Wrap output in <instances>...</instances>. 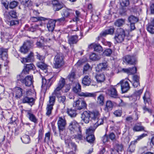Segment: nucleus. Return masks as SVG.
Here are the masks:
<instances>
[{
	"instance_id": "f257e3e1",
	"label": "nucleus",
	"mask_w": 154,
	"mask_h": 154,
	"mask_svg": "<svg viewBox=\"0 0 154 154\" xmlns=\"http://www.w3.org/2000/svg\"><path fill=\"white\" fill-rule=\"evenodd\" d=\"M68 128L71 134H75L73 136L75 139L79 140L83 139L81 127L76 121L73 120L71 121L69 123Z\"/></svg>"
},
{
	"instance_id": "f03ea898",
	"label": "nucleus",
	"mask_w": 154,
	"mask_h": 154,
	"mask_svg": "<svg viewBox=\"0 0 154 154\" xmlns=\"http://www.w3.org/2000/svg\"><path fill=\"white\" fill-rule=\"evenodd\" d=\"M25 74L21 73L17 76V82H20L22 85H24L26 87H29L33 84V77L32 76L28 75L24 77Z\"/></svg>"
},
{
	"instance_id": "7ed1b4c3",
	"label": "nucleus",
	"mask_w": 154,
	"mask_h": 154,
	"mask_svg": "<svg viewBox=\"0 0 154 154\" xmlns=\"http://www.w3.org/2000/svg\"><path fill=\"white\" fill-rule=\"evenodd\" d=\"M81 85L79 83H76L72 88L73 91L80 96L84 97H92L95 98L97 96L96 93H89L88 92H81Z\"/></svg>"
},
{
	"instance_id": "20e7f679",
	"label": "nucleus",
	"mask_w": 154,
	"mask_h": 154,
	"mask_svg": "<svg viewBox=\"0 0 154 154\" xmlns=\"http://www.w3.org/2000/svg\"><path fill=\"white\" fill-rule=\"evenodd\" d=\"M63 59L64 56L62 53H57L54 58V67L56 69H60L62 67L64 64Z\"/></svg>"
},
{
	"instance_id": "39448f33",
	"label": "nucleus",
	"mask_w": 154,
	"mask_h": 154,
	"mask_svg": "<svg viewBox=\"0 0 154 154\" xmlns=\"http://www.w3.org/2000/svg\"><path fill=\"white\" fill-rule=\"evenodd\" d=\"M100 116L98 111H95V114L92 120L94 123L93 128L94 130H95L99 125L103 124L104 120L106 119V117H100Z\"/></svg>"
},
{
	"instance_id": "423d86ee",
	"label": "nucleus",
	"mask_w": 154,
	"mask_h": 154,
	"mask_svg": "<svg viewBox=\"0 0 154 154\" xmlns=\"http://www.w3.org/2000/svg\"><path fill=\"white\" fill-rule=\"evenodd\" d=\"M125 36V31L124 29L122 28L117 29L115 33V36L113 38L116 43H121L124 41Z\"/></svg>"
},
{
	"instance_id": "0eeeda50",
	"label": "nucleus",
	"mask_w": 154,
	"mask_h": 154,
	"mask_svg": "<svg viewBox=\"0 0 154 154\" xmlns=\"http://www.w3.org/2000/svg\"><path fill=\"white\" fill-rule=\"evenodd\" d=\"M55 80V78L53 77L47 79L44 77H42V79L41 86L42 90L46 91L48 89Z\"/></svg>"
},
{
	"instance_id": "6e6552de",
	"label": "nucleus",
	"mask_w": 154,
	"mask_h": 154,
	"mask_svg": "<svg viewBox=\"0 0 154 154\" xmlns=\"http://www.w3.org/2000/svg\"><path fill=\"white\" fill-rule=\"evenodd\" d=\"M95 111H85L81 114V118L85 123L88 124L89 123L90 118L92 120Z\"/></svg>"
},
{
	"instance_id": "1a4fd4ad",
	"label": "nucleus",
	"mask_w": 154,
	"mask_h": 154,
	"mask_svg": "<svg viewBox=\"0 0 154 154\" xmlns=\"http://www.w3.org/2000/svg\"><path fill=\"white\" fill-rule=\"evenodd\" d=\"M65 84V80L63 78H61L58 84L57 87L54 90L53 94L56 96L61 95L62 92L61 89Z\"/></svg>"
},
{
	"instance_id": "9d476101",
	"label": "nucleus",
	"mask_w": 154,
	"mask_h": 154,
	"mask_svg": "<svg viewBox=\"0 0 154 154\" xmlns=\"http://www.w3.org/2000/svg\"><path fill=\"white\" fill-rule=\"evenodd\" d=\"M94 130L92 127L86 130V139L87 141L90 143H93L95 140V137L93 134Z\"/></svg>"
},
{
	"instance_id": "9b49d317",
	"label": "nucleus",
	"mask_w": 154,
	"mask_h": 154,
	"mask_svg": "<svg viewBox=\"0 0 154 154\" xmlns=\"http://www.w3.org/2000/svg\"><path fill=\"white\" fill-rule=\"evenodd\" d=\"M57 124L59 133L61 135V132L65 129L66 123L65 118L64 117H59Z\"/></svg>"
},
{
	"instance_id": "f8f14e48",
	"label": "nucleus",
	"mask_w": 154,
	"mask_h": 154,
	"mask_svg": "<svg viewBox=\"0 0 154 154\" xmlns=\"http://www.w3.org/2000/svg\"><path fill=\"white\" fill-rule=\"evenodd\" d=\"M51 4L53 9L55 11H59L65 6L63 3L57 0H52Z\"/></svg>"
},
{
	"instance_id": "ddd939ff",
	"label": "nucleus",
	"mask_w": 154,
	"mask_h": 154,
	"mask_svg": "<svg viewBox=\"0 0 154 154\" xmlns=\"http://www.w3.org/2000/svg\"><path fill=\"white\" fill-rule=\"evenodd\" d=\"M115 28L112 26L109 27L108 29L103 31L100 33L98 38L100 39L102 37L106 36L107 35H113L114 32Z\"/></svg>"
},
{
	"instance_id": "4468645a",
	"label": "nucleus",
	"mask_w": 154,
	"mask_h": 154,
	"mask_svg": "<svg viewBox=\"0 0 154 154\" xmlns=\"http://www.w3.org/2000/svg\"><path fill=\"white\" fill-rule=\"evenodd\" d=\"M124 59L128 64L133 65L136 64V58L135 55H127L124 57Z\"/></svg>"
},
{
	"instance_id": "2eb2a0df",
	"label": "nucleus",
	"mask_w": 154,
	"mask_h": 154,
	"mask_svg": "<svg viewBox=\"0 0 154 154\" xmlns=\"http://www.w3.org/2000/svg\"><path fill=\"white\" fill-rule=\"evenodd\" d=\"M73 106L76 109L80 110L85 108L87 105L84 101L78 100L74 102Z\"/></svg>"
},
{
	"instance_id": "dca6fc26",
	"label": "nucleus",
	"mask_w": 154,
	"mask_h": 154,
	"mask_svg": "<svg viewBox=\"0 0 154 154\" xmlns=\"http://www.w3.org/2000/svg\"><path fill=\"white\" fill-rule=\"evenodd\" d=\"M8 49L3 48H0V58L6 62V64L5 66L7 65L9 62L8 60V55L7 54Z\"/></svg>"
},
{
	"instance_id": "f3484780",
	"label": "nucleus",
	"mask_w": 154,
	"mask_h": 154,
	"mask_svg": "<svg viewBox=\"0 0 154 154\" xmlns=\"http://www.w3.org/2000/svg\"><path fill=\"white\" fill-rule=\"evenodd\" d=\"M106 93L110 97L116 98L119 97V95L116 89L114 86H112L106 91Z\"/></svg>"
},
{
	"instance_id": "a211bd4d",
	"label": "nucleus",
	"mask_w": 154,
	"mask_h": 154,
	"mask_svg": "<svg viewBox=\"0 0 154 154\" xmlns=\"http://www.w3.org/2000/svg\"><path fill=\"white\" fill-rule=\"evenodd\" d=\"M119 84H121V90L123 93H126L129 90L130 86L127 81L122 80L117 85Z\"/></svg>"
},
{
	"instance_id": "6ab92c4d",
	"label": "nucleus",
	"mask_w": 154,
	"mask_h": 154,
	"mask_svg": "<svg viewBox=\"0 0 154 154\" xmlns=\"http://www.w3.org/2000/svg\"><path fill=\"white\" fill-rule=\"evenodd\" d=\"M21 101L22 103H27L32 106L34 103L35 99L32 97H29L27 96H23Z\"/></svg>"
},
{
	"instance_id": "aec40b11",
	"label": "nucleus",
	"mask_w": 154,
	"mask_h": 154,
	"mask_svg": "<svg viewBox=\"0 0 154 154\" xmlns=\"http://www.w3.org/2000/svg\"><path fill=\"white\" fill-rule=\"evenodd\" d=\"M123 150V146L122 144L116 143L114 146L113 148L110 149V151L111 152V154H113V152L116 153L118 152L119 151H122Z\"/></svg>"
},
{
	"instance_id": "412c9836",
	"label": "nucleus",
	"mask_w": 154,
	"mask_h": 154,
	"mask_svg": "<svg viewBox=\"0 0 154 154\" xmlns=\"http://www.w3.org/2000/svg\"><path fill=\"white\" fill-rule=\"evenodd\" d=\"M113 106V104L111 100H107L106 101L104 110L105 112L108 114V116L109 115V112L112 110Z\"/></svg>"
},
{
	"instance_id": "4be33fe9",
	"label": "nucleus",
	"mask_w": 154,
	"mask_h": 154,
	"mask_svg": "<svg viewBox=\"0 0 154 154\" xmlns=\"http://www.w3.org/2000/svg\"><path fill=\"white\" fill-rule=\"evenodd\" d=\"M23 90L20 87H16L13 93V95H15V97L17 98H20L23 95Z\"/></svg>"
},
{
	"instance_id": "5701e85b",
	"label": "nucleus",
	"mask_w": 154,
	"mask_h": 154,
	"mask_svg": "<svg viewBox=\"0 0 154 154\" xmlns=\"http://www.w3.org/2000/svg\"><path fill=\"white\" fill-rule=\"evenodd\" d=\"M68 43L70 45L76 44L78 41V36L77 35H72L68 36Z\"/></svg>"
},
{
	"instance_id": "b1692460",
	"label": "nucleus",
	"mask_w": 154,
	"mask_h": 154,
	"mask_svg": "<svg viewBox=\"0 0 154 154\" xmlns=\"http://www.w3.org/2000/svg\"><path fill=\"white\" fill-rule=\"evenodd\" d=\"M74 14V11L71 9L65 8L63 9L61 13L62 17L66 18L69 17L70 15Z\"/></svg>"
},
{
	"instance_id": "393cba45",
	"label": "nucleus",
	"mask_w": 154,
	"mask_h": 154,
	"mask_svg": "<svg viewBox=\"0 0 154 154\" xmlns=\"http://www.w3.org/2000/svg\"><path fill=\"white\" fill-rule=\"evenodd\" d=\"M56 21L52 19H50L47 23V27L49 31L53 32L55 25Z\"/></svg>"
},
{
	"instance_id": "a878e982",
	"label": "nucleus",
	"mask_w": 154,
	"mask_h": 154,
	"mask_svg": "<svg viewBox=\"0 0 154 154\" xmlns=\"http://www.w3.org/2000/svg\"><path fill=\"white\" fill-rule=\"evenodd\" d=\"M37 66L43 70L46 73L47 72L48 66L45 63L44 61L38 62L36 63Z\"/></svg>"
},
{
	"instance_id": "bb28decb",
	"label": "nucleus",
	"mask_w": 154,
	"mask_h": 154,
	"mask_svg": "<svg viewBox=\"0 0 154 154\" xmlns=\"http://www.w3.org/2000/svg\"><path fill=\"white\" fill-rule=\"evenodd\" d=\"M34 67V66L32 63L26 64L21 73L25 74H28L29 70L33 69Z\"/></svg>"
},
{
	"instance_id": "cd10ccee",
	"label": "nucleus",
	"mask_w": 154,
	"mask_h": 154,
	"mask_svg": "<svg viewBox=\"0 0 154 154\" xmlns=\"http://www.w3.org/2000/svg\"><path fill=\"white\" fill-rule=\"evenodd\" d=\"M11 38V35L7 32H1V39L3 42H7Z\"/></svg>"
},
{
	"instance_id": "c85d7f7f",
	"label": "nucleus",
	"mask_w": 154,
	"mask_h": 154,
	"mask_svg": "<svg viewBox=\"0 0 154 154\" xmlns=\"http://www.w3.org/2000/svg\"><path fill=\"white\" fill-rule=\"evenodd\" d=\"M34 54L32 52H31L26 58H23L21 61L22 63L25 62H31L34 61Z\"/></svg>"
},
{
	"instance_id": "c756f323",
	"label": "nucleus",
	"mask_w": 154,
	"mask_h": 154,
	"mask_svg": "<svg viewBox=\"0 0 154 154\" xmlns=\"http://www.w3.org/2000/svg\"><path fill=\"white\" fill-rule=\"evenodd\" d=\"M27 113V116L29 120L35 124L38 123V120L36 116L32 113L30 112L29 111H28Z\"/></svg>"
},
{
	"instance_id": "7c9ffc66",
	"label": "nucleus",
	"mask_w": 154,
	"mask_h": 154,
	"mask_svg": "<svg viewBox=\"0 0 154 154\" xmlns=\"http://www.w3.org/2000/svg\"><path fill=\"white\" fill-rule=\"evenodd\" d=\"M89 48H93L95 51L100 53L103 51L102 47L99 44H91L88 46Z\"/></svg>"
},
{
	"instance_id": "2f4dec72",
	"label": "nucleus",
	"mask_w": 154,
	"mask_h": 154,
	"mask_svg": "<svg viewBox=\"0 0 154 154\" xmlns=\"http://www.w3.org/2000/svg\"><path fill=\"white\" fill-rule=\"evenodd\" d=\"M107 67L106 62L100 63L98 64L96 67V71L99 72L105 70Z\"/></svg>"
},
{
	"instance_id": "473e14b6",
	"label": "nucleus",
	"mask_w": 154,
	"mask_h": 154,
	"mask_svg": "<svg viewBox=\"0 0 154 154\" xmlns=\"http://www.w3.org/2000/svg\"><path fill=\"white\" fill-rule=\"evenodd\" d=\"M39 29L38 25L36 24L32 25V26L29 28H28V26L27 25H26L25 28L26 30L32 32L35 31L37 30H39Z\"/></svg>"
},
{
	"instance_id": "72a5a7b5",
	"label": "nucleus",
	"mask_w": 154,
	"mask_h": 154,
	"mask_svg": "<svg viewBox=\"0 0 154 154\" xmlns=\"http://www.w3.org/2000/svg\"><path fill=\"white\" fill-rule=\"evenodd\" d=\"M91 79L88 75L85 76L82 79V83L85 86H89L91 82Z\"/></svg>"
},
{
	"instance_id": "f704fd0d",
	"label": "nucleus",
	"mask_w": 154,
	"mask_h": 154,
	"mask_svg": "<svg viewBox=\"0 0 154 154\" xmlns=\"http://www.w3.org/2000/svg\"><path fill=\"white\" fill-rule=\"evenodd\" d=\"M147 29L150 33H154V18L148 24Z\"/></svg>"
},
{
	"instance_id": "c9c22d12",
	"label": "nucleus",
	"mask_w": 154,
	"mask_h": 154,
	"mask_svg": "<svg viewBox=\"0 0 154 154\" xmlns=\"http://www.w3.org/2000/svg\"><path fill=\"white\" fill-rule=\"evenodd\" d=\"M76 70L72 69L68 75V78L69 81L72 82H74L76 75Z\"/></svg>"
},
{
	"instance_id": "e433bc0d",
	"label": "nucleus",
	"mask_w": 154,
	"mask_h": 154,
	"mask_svg": "<svg viewBox=\"0 0 154 154\" xmlns=\"http://www.w3.org/2000/svg\"><path fill=\"white\" fill-rule=\"evenodd\" d=\"M22 142L25 144H28L30 143V140L29 136L27 135H24L21 138Z\"/></svg>"
},
{
	"instance_id": "4c0bfd02",
	"label": "nucleus",
	"mask_w": 154,
	"mask_h": 154,
	"mask_svg": "<svg viewBox=\"0 0 154 154\" xmlns=\"http://www.w3.org/2000/svg\"><path fill=\"white\" fill-rule=\"evenodd\" d=\"M48 19L42 17H33L30 18V20L32 22H36L38 21H45Z\"/></svg>"
},
{
	"instance_id": "58836bf2",
	"label": "nucleus",
	"mask_w": 154,
	"mask_h": 154,
	"mask_svg": "<svg viewBox=\"0 0 154 154\" xmlns=\"http://www.w3.org/2000/svg\"><path fill=\"white\" fill-rule=\"evenodd\" d=\"M96 79L97 82H103L105 79V76L103 74L97 75L96 76Z\"/></svg>"
},
{
	"instance_id": "ea45409f",
	"label": "nucleus",
	"mask_w": 154,
	"mask_h": 154,
	"mask_svg": "<svg viewBox=\"0 0 154 154\" xmlns=\"http://www.w3.org/2000/svg\"><path fill=\"white\" fill-rule=\"evenodd\" d=\"M67 112L69 115L72 118L75 117L77 114L76 111L72 109H68Z\"/></svg>"
},
{
	"instance_id": "a19ab883",
	"label": "nucleus",
	"mask_w": 154,
	"mask_h": 154,
	"mask_svg": "<svg viewBox=\"0 0 154 154\" xmlns=\"http://www.w3.org/2000/svg\"><path fill=\"white\" fill-rule=\"evenodd\" d=\"M53 106L48 104L46 108V114L47 116L49 117L51 114L52 111L53 109Z\"/></svg>"
},
{
	"instance_id": "79ce46f5",
	"label": "nucleus",
	"mask_w": 154,
	"mask_h": 154,
	"mask_svg": "<svg viewBox=\"0 0 154 154\" xmlns=\"http://www.w3.org/2000/svg\"><path fill=\"white\" fill-rule=\"evenodd\" d=\"M125 23V20L123 19H119L116 20L114 23L115 25L118 27H120Z\"/></svg>"
},
{
	"instance_id": "37998d69",
	"label": "nucleus",
	"mask_w": 154,
	"mask_h": 154,
	"mask_svg": "<svg viewBox=\"0 0 154 154\" xmlns=\"http://www.w3.org/2000/svg\"><path fill=\"white\" fill-rule=\"evenodd\" d=\"M44 131L42 127L38 131V136L37 138L38 139L37 143H38L39 141L42 139L44 133Z\"/></svg>"
},
{
	"instance_id": "c03bdc74",
	"label": "nucleus",
	"mask_w": 154,
	"mask_h": 154,
	"mask_svg": "<svg viewBox=\"0 0 154 154\" xmlns=\"http://www.w3.org/2000/svg\"><path fill=\"white\" fill-rule=\"evenodd\" d=\"M144 127L140 125L137 124L135 125L133 128V130L135 131H139L144 130Z\"/></svg>"
},
{
	"instance_id": "a18cd8bd",
	"label": "nucleus",
	"mask_w": 154,
	"mask_h": 154,
	"mask_svg": "<svg viewBox=\"0 0 154 154\" xmlns=\"http://www.w3.org/2000/svg\"><path fill=\"white\" fill-rule=\"evenodd\" d=\"M104 97L102 94H100L98 97L97 102L100 105L103 106L104 104Z\"/></svg>"
},
{
	"instance_id": "49530a36",
	"label": "nucleus",
	"mask_w": 154,
	"mask_h": 154,
	"mask_svg": "<svg viewBox=\"0 0 154 154\" xmlns=\"http://www.w3.org/2000/svg\"><path fill=\"white\" fill-rule=\"evenodd\" d=\"M21 3L24 5L25 7H30L32 6V2L30 0L22 1Z\"/></svg>"
},
{
	"instance_id": "de8ad7c7",
	"label": "nucleus",
	"mask_w": 154,
	"mask_h": 154,
	"mask_svg": "<svg viewBox=\"0 0 154 154\" xmlns=\"http://www.w3.org/2000/svg\"><path fill=\"white\" fill-rule=\"evenodd\" d=\"M90 59L92 61H96L100 59L99 56L94 53H92L90 55Z\"/></svg>"
},
{
	"instance_id": "09e8293b",
	"label": "nucleus",
	"mask_w": 154,
	"mask_h": 154,
	"mask_svg": "<svg viewBox=\"0 0 154 154\" xmlns=\"http://www.w3.org/2000/svg\"><path fill=\"white\" fill-rule=\"evenodd\" d=\"M128 20L130 23H135L138 21V19L137 17L131 15L128 17Z\"/></svg>"
},
{
	"instance_id": "8fccbe9b",
	"label": "nucleus",
	"mask_w": 154,
	"mask_h": 154,
	"mask_svg": "<svg viewBox=\"0 0 154 154\" xmlns=\"http://www.w3.org/2000/svg\"><path fill=\"white\" fill-rule=\"evenodd\" d=\"M36 58L40 61H44L45 59V56L41 55L40 53H39L38 52H36Z\"/></svg>"
},
{
	"instance_id": "3c124183",
	"label": "nucleus",
	"mask_w": 154,
	"mask_h": 154,
	"mask_svg": "<svg viewBox=\"0 0 154 154\" xmlns=\"http://www.w3.org/2000/svg\"><path fill=\"white\" fill-rule=\"evenodd\" d=\"M18 5V2L15 1L11 2L9 4V7L11 9H13L16 8Z\"/></svg>"
},
{
	"instance_id": "603ef678",
	"label": "nucleus",
	"mask_w": 154,
	"mask_h": 154,
	"mask_svg": "<svg viewBox=\"0 0 154 154\" xmlns=\"http://www.w3.org/2000/svg\"><path fill=\"white\" fill-rule=\"evenodd\" d=\"M135 144L134 143H131V144L129 145L128 149V152H134L135 148Z\"/></svg>"
},
{
	"instance_id": "864d4df0",
	"label": "nucleus",
	"mask_w": 154,
	"mask_h": 154,
	"mask_svg": "<svg viewBox=\"0 0 154 154\" xmlns=\"http://www.w3.org/2000/svg\"><path fill=\"white\" fill-rule=\"evenodd\" d=\"M29 49L28 47L23 44V46L20 48V51L21 53L26 54L28 51Z\"/></svg>"
},
{
	"instance_id": "5fc2aeb1",
	"label": "nucleus",
	"mask_w": 154,
	"mask_h": 154,
	"mask_svg": "<svg viewBox=\"0 0 154 154\" xmlns=\"http://www.w3.org/2000/svg\"><path fill=\"white\" fill-rule=\"evenodd\" d=\"M9 14L13 18H17V14L16 11L11 10L9 12Z\"/></svg>"
},
{
	"instance_id": "6e6d98bb",
	"label": "nucleus",
	"mask_w": 154,
	"mask_h": 154,
	"mask_svg": "<svg viewBox=\"0 0 154 154\" xmlns=\"http://www.w3.org/2000/svg\"><path fill=\"white\" fill-rule=\"evenodd\" d=\"M91 68L89 64L87 63L85 64L83 67V73H86V72L89 70H91Z\"/></svg>"
},
{
	"instance_id": "4d7b16f0",
	"label": "nucleus",
	"mask_w": 154,
	"mask_h": 154,
	"mask_svg": "<svg viewBox=\"0 0 154 154\" xmlns=\"http://www.w3.org/2000/svg\"><path fill=\"white\" fill-rule=\"evenodd\" d=\"M146 136H147V134H143L141 135L138 136L136 140L133 141H132L131 143H135L137 142V141L140 140Z\"/></svg>"
},
{
	"instance_id": "13d9d810",
	"label": "nucleus",
	"mask_w": 154,
	"mask_h": 154,
	"mask_svg": "<svg viewBox=\"0 0 154 154\" xmlns=\"http://www.w3.org/2000/svg\"><path fill=\"white\" fill-rule=\"evenodd\" d=\"M76 16L73 18V20L74 21L77 22L79 20V17H80V12L76 10L75 11Z\"/></svg>"
},
{
	"instance_id": "bf43d9fd",
	"label": "nucleus",
	"mask_w": 154,
	"mask_h": 154,
	"mask_svg": "<svg viewBox=\"0 0 154 154\" xmlns=\"http://www.w3.org/2000/svg\"><path fill=\"white\" fill-rule=\"evenodd\" d=\"M112 52V50L109 48L106 49L103 52V55L106 56H109L111 55Z\"/></svg>"
},
{
	"instance_id": "052dcab7",
	"label": "nucleus",
	"mask_w": 154,
	"mask_h": 154,
	"mask_svg": "<svg viewBox=\"0 0 154 154\" xmlns=\"http://www.w3.org/2000/svg\"><path fill=\"white\" fill-rule=\"evenodd\" d=\"M143 90L142 89L136 91L134 92L133 95H134L137 98L139 99L140 98V95L143 92Z\"/></svg>"
},
{
	"instance_id": "680f3d73",
	"label": "nucleus",
	"mask_w": 154,
	"mask_h": 154,
	"mask_svg": "<svg viewBox=\"0 0 154 154\" xmlns=\"http://www.w3.org/2000/svg\"><path fill=\"white\" fill-rule=\"evenodd\" d=\"M55 97L54 96H51L49 97V103L48 104L53 106L55 102Z\"/></svg>"
},
{
	"instance_id": "e2e57ef3",
	"label": "nucleus",
	"mask_w": 154,
	"mask_h": 154,
	"mask_svg": "<svg viewBox=\"0 0 154 154\" xmlns=\"http://www.w3.org/2000/svg\"><path fill=\"white\" fill-rule=\"evenodd\" d=\"M120 4L123 7L127 6L129 4V0H120Z\"/></svg>"
},
{
	"instance_id": "0e129e2a",
	"label": "nucleus",
	"mask_w": 154,
	"mask_h": 154,
	"mask_svg": "<svg viewBox=\"0 0 154 154\" xmlns=\"http://www.w3.org/2000/svg\"><path fill=\"white\" fill-rule=\"evenodd\" d=\"M33 42L32 40H28L24 44L26 46L28 47L29 49L32 47L33 45Z\"/></svg>"
},
{
	"instance_id": "69168bd1",
	"label": "nucleus",
	"mask_w": 154,
	"mask_h": 154,
	"mask_svg": "<svg viewBox=\"0 0 154 154\" xmlns=\"http://www.w3.org/2000/svg\"><path fill=\"white\" fill-rule=\"evenodd\" d=\"M58 98V100L59 102L60 103H63L66 100V97L64 96H61V95H59L57 96Z\"/></svg>"
},
{
	"instance_id": "338daca9",
	"label": "nucleus",
	"mask_w": 154,
	"mask_h": 154,
	"mask_svg": "<svg viewBox=\"0 0 154 154\" xmlns=\"http://www.w3.org/2000/svg\"><path fill=\"white\" fill-rule=\"evenodd\" d=\"M148 95V92H146L144 94V96L143 97V99L145 103H146L148 102L149 100Z\"/></svg>"
},
{
	"instance_id": "774afa93",
	"label": "nucleus",
	"mask_w": 154,
	"mask_h": 154,
	"mask_svg": "<svg viewBox=\"0 0 154 154\" xmlns=\"http://www.w3.org/2000/svg\"><path fill=\"white\" fill-rule=\"evenodd\" d=\"M130 73L129 75L135 73L137 72V69L135 67H133L129 68Z\"/></svg>"
}]
</instances>
